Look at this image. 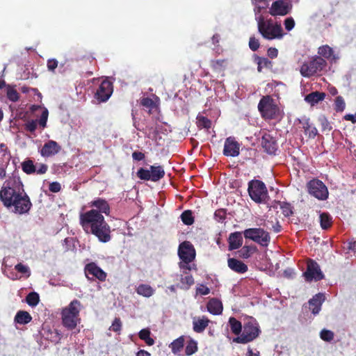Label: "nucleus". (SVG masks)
I'll list each match as a JSON object with an SVG mask.
<instances>
[{
	"instance_id": "nucleus-1",
	"label": "nucleus",
	"mask_w": 356,
	"mask_h": 356,
	"mask_svg": "<svg viewBox=\"0 0 356 356\" xmlns=\"http://www.w3.org/2000/svg\"><path fill=\"white\" fill-rule=\"evenodd\" d=\"M0 200L6 207H13V211L19 214L28 213L32 206L19 179H14L4 184L0 191Z\"/></svg>"
},
{
	"instance_id": "nucleus-2",
	"label": "nucleus",
	"mask_w": 356,
	"mask_h": 356,
	"mask_svg": "<svg viewBox=\"0 0 356 356\" xmlns=\"http://www.w3.org/2000/svg\"><path fill=\"white\" fill-rule=\"evenodd\" d=\"M79 221L85 232L95 236L99 242L105 243L111 241V227L97 210L90 209L81 213Z\"/></svg>"
},
{
	"instance_id": "nucleus-3",
	"label": "nucleus",
	"mask_w": 356,
	"mask_h": 356,
	"mask_svg": "<svg viewBox=\"0 0 356 356\" xmlns=\"http://www.w3.org/2000/svg\"><path fill=\"white\" fill-rule=\"evenodd\" d=\"M327 64V61L324 58L318 56H314L309 60L302 63L300 68V73L306 78L321 76Z\"/></svg>"
},
{
	"instance_id": "nucleus-4",
	"label": "nucleus",
	"mask_w": 356,
	"mask_h": 356,
	"mask_svg": "<svg viewBox=\"0 0 356 356\" xmlns=\"http://www.w3.org/2000/svg\"><path fill=\"white\" fill-rule=\"evenodd\" d=\"M257 25L258 31L266 40L281 39L284 35L280 24H274L271 20L265 21L264 17H259L257 20Z\"/></svg>"
},
{
	"instance_id": "nucleus-5",
	"label": "nucleus",
	"mask_w": 356,
	"mask_h": 356,
	"mask_svg": "<svg viewBox=\"0 0 356 356\" xmlns=\"http://www.w3.org/2000/svg\"><path fill=\"white\" fill-rule=\"evenodd\" d=\"M81 302L78 300H72L70 305L62 311V321L63 325L68 330L74 329L79 323V312Z\"/></svg>"
},
{
	"instance_id": "nucleus-6",
	"label": "nucleus",
	"mask_w": 356,
	"mask_h": 356,
	"mask_svg": "<svg viewBox=\"0 0 356 356\" xmlns=\"http://www.w3.org/2000/svg\"><path fill=\"white\" fill-rule=\"evenodd\" d=\"M258 110L265 120H276L280 117V110L270 95L261 98L258 104Z\"/></svg>"
},
{
	"instance_id": "nucleus-7",
	"label": "nucleus",
	"mask_w": 356,
	"mask_h": 356,
	"mask_svg": "<svg viewBox=\"0 0 356 356\" xmlns=\"http://www.w3.org/2000/svg\"><path fill=\"white\" fill-rule=\"evenodd\" d=\"M248 191L252 200L258 204L266 203L269 198L265 184L259 179H252L248 182Z\"/></svg>"
},
{
	"instance_id": "nucleus-8",
	"label": "nucleus",
	"mask_w": 356,
	"mask_h": 356,
	"mask_svg": "<svg viewBox=\"0 0 356 356\" xmlns=\"http://www.w3.org/2000/svg\"><path fill=\"white\" fill-rule=\"evenodd\" d=\"M259 333L260 330L257 323L248 322L244 325L241 334L234 338L233 341L238 343H247L256 339Z\"/></svg>"
},
{
	"instance_id": "nucleus-9",
	"label": "nucleus",
	"mask_w": 356,
	"mask_h": 356,
	"mask_svg": "<svg viewBox=\"0 0 356 356\" xmlns=\"http://www.w3.org/2000/svg\"><path fill=\"white\" fill-rule=\"evenodd\" d=\"M245 238L250 239L264 247H267L270 240L269 233L261 228H249L243 232Z\"/></svg>"
},
{
	"instance_id": "nucleus-10",
	"label": "nucleus",
	"mask_w": 356,
	"mask_h": 356,
	"mask_svg": "<svg viewBox=\"0 0 356 356\" xmlns=\"http://www.w3.org/2000/svg\"><path fill=\"white\" fill-rule=\"evenodd\" d=\"M309 193L320 200H325L328 197V190L322 181L316 179L310 180L307 184Z\"/></svg>"
},
{
	"instance_id": "nucleus-11",
	"label": "nucleus",
	"mask_w": 356,
	"mask_h": 356,
	"mask_svg": "<svg viewBox=\"0 0 356 356\" xmlns=\"http://www.w3.org/2000/svg\"><path fill=\"white\" fill-rule=\"evenodd\" d=\"M292 9V3L289 0H277L273 2L269 10L272 16H284Z\"/></svg>"
},
{
	"instance_id": "nucleus-12",
	"label": "nucleus",
	"mask_w": 356,
	"mask_h": 356,
	"mask_svg": "<svg viewBox=\"0 0 356 356\" xmlns=\"http://www.w3.org/2000/svg\"><path fill=\"white\" fill-rule=\"evenodd\" d=\"M84 272L88 280L97 279L104 282L106 279V273L95 262H90L86 265Z\"/></svg>"
},
{
	"instance_id": "nucleus-13",
	"label": "nucleus",
	"mask_w": 356,
	"mask_h": 356,
	"mask_svg": "<svg viewBox=\"0 0 356 356\" xmlns=\"http://www.w3.org/2000/svg\"><path fill=\"white\" fill-rule=\"evenodd\" d=\"M304 276L305 280L308 282H311L313 280L319 281L324 278V275L320 269L319 265L312 259L307 262V270L304 273Z\"/></svg>"
},
{
	"instance_id": "nucleus-14",
	"label": "nucleus",
	"mask_w": 356,
	"mask_h": 356,
	"mask_svg": "<svg viewBox=\"0 0 356 356\" xmlns=\"http://www.w3.org/2000/svg\"><path fill=\"white\" fill-rule=\"evenodd\" d=\"M195 250L189 241H184L179 245L178 256L181 261H193L195 258Z\"/></svg>"
},
{
	"instance_id": "nucleus-15",
	"label": "nucleus",
	"mask_w": 356,
	"mask_h": 356,
	"mask_svg": "<svg viewBox=\"0 0 356 356\" xmlns=\"http://www.w3.org/2000/svg\"><path fill=\"white\" fill-rule=\"evenodd\" d=\"M113 93L112 83L108 80L103 81L95 92V97L99 102H106Z\"/></svg>"
},
{
	"instance_id": "nucleus-16",
	"label": "nucleus",
	"mask_w": 356,
	"mask_h": 356,
	"mask_svg": "<svg viewBox=\"0 0 356 356\" xmlns=\"http://www.w3.org/2000/svg\"><path fill=\"white\" fill-rule=\"evenodd\" d=\"M261 146L264 151L270 155H275L278 149V144L276 139L267 133H265L261 138Z\"/></svg>"
},
{
	"instance_id": "nucleus-17",
	"label": "nucleus",
	"mask_w": 356,
	"mask_h": 356,
	"mask_svg": "<svg viewBox=\"0 0 356 356\" xmlns=\"http://www.w3.org/2000/svg\"><path fill=\"white\" fill-rule=\"evenodd\" d=\"M240 153V144L234 138H226L224 145L223 154L227 156H237Z\"/></svg>"
},
{
	"instance_id": "nucleus-18",
	"label": "nucleus",
	"mask_w": 356,
	"mask_h": 356,
	"mask_svg": "<svg viewBox=\"0 0 356 356\" xmlns=\"http://www.w3.org/2000/svg\"><path fill=\"white\" fill-rule=\"evenodd\" d=\"M61 149L59 144L52 140L46 142L40 149V154L44 157H49L58 154Z\"/></svg>"
},
{
	"instance_id": "nucleus-19",
	"label": "nucleus",
	"mask_w": 356,
	"mask_h": 356,
	"mask_svg": "<svg viewBox=\"0 0 356 356\" xmlns=\"http://www.w3.org/2000/svg\"><path fill=\"white\" fill-rule=\"evenodd\" d=\"M325 300V296L322 293L316 294L309 300V309L313 314L316 315L321 309V306Z\"/></svg>"
},
{
	"instance_id": "nucleus-20",
	"label": "nucleus",
	"mask_w": 356,
	"mask_h": 356,
	"mask_svg": "<svg viewBox=\"0 0 356 356\" xmlns=\"http://www.w3.org/2000/svg\"><path fill=\"white\" fill-rule=\"evenodd\" d=\"M90 204L92 207L95 208L94 209L97 210V211L99 212L102 215L104 213L106 216H108L110 213V206L108 202L104 199L97 198L92 200Z\"/></svg>"
},
{
	"instance_id": "nucleus-21",
	"label": "nucleus",
	"mask_w": 356,
	"mask_h": 356,
	"mask_svg": "<svg viewBox=\"0 0 356 356\" xmlns=\"http://www.w3.org/2000/svg\"><path fill=\"white\" fill-rule=\"evenodd\" d=\"M228 242L229 250L239 248L243 244L242 233L240 232L231 233L229 236Z\"/></svg>"
},
{
	"instance_id": "nucleus-22",
	"label": "nucleus",
	"mask_w": 356,
	"mask_h": 356,
	"mask_svg": "<svg viewBox=\"0 0 356 356\" xmlns=\"http://www.w3.org/2000/svg\"><path fill=\"white\" fill-rule=\"evenodd\" d=\"M227 264L229 268L237 273H244L248 269L245 264L234 258L228 259Z\"/></svg>"
},
{
	"instance_id": "nucleus-23",
	"label": "nucleus",
	"mask_w": 356,
	"mask_h": 356,
	"mask_svg": "<svg viewBox=\"0 0 356 356\" xmlns=\"http://www.w3.org/2000/svg\"><path fill=\"white\" fill-rule=\"evenodd\" d=\"M207 308L208 312L213 315L220 314L223 309L222 302L215 298L209 300L207 305Z\"/></svg>"
},
{
	"instance_id": "nucleus-24",
	"label": "nucleus",
	"mask_w": 356,
	"mask_h": 356,
	"mask_svg": "<svg viewBox=\"0 0 356 356\" xmlns=\"http://www.w3.org/2000/svg\"><path fill=\"white\" fill-rule=\"evenodd\" d=\"M300 123L302 124V129L304 131V133L306 136H307L310 138H314L318 134V131L316 128L310 123L309 119L303 118L299 120Z\"/></svg>"
},
{
	"instance_id": "nucleus-25",
	"label": "nucleus",
	"mask_w": 356,
	"mask_h": 356,
	"mask_svg": "<svg viewBox=\"0 0 356 356\" xmlns=\"http://www.w3.org/2000/svg\"><path fill=\"white\" fill-rule=\"evenodd\" d=\"M138 177L140 179L149 180L156 181V166H151V171L143 168H140L137 172Z\"/></svg>"
},
{
	"instance_id": "nucleus-26",
	"label": "nucleus",
	"mask_w": 356,
	"mask_h": 356,
	"mask_svg": "<svg viewBox=\"0 0 356 356\" xmlns=\"http://www.w3.org/2000/svg\"><path fill=\"white\" fill-rule=\"evenodd\" d=\"M209 320L206 316H202L193 321V330L197 333H201L207 328Z\"/></svg>"
},
{
	"instance_id": "nucleus-27",
	"label": "nucleus",
	"mask_w": 356,
	"mask_h": 356,
	"mask_svg": "<svg viewBox=\"0 0 356 356\" xmlns=\"http://www.w3.org/2000/svg\"><path fill=\"white\" fill-rule=\"evenodd\" d=\"M180 284H177L178 288L188 290L193 284L194 279L191 274H181L180 277Z\"/></svg>"
},
{
	"instance_id": "nucleus-28",
	"label": "nucleus",
	"mask_w": 356,
	"mask_h": 356,
	"mask_svg": "<svg viewBox=\"0 0 356 356\" xmlns=\"http://www.w3.org/2000/svg\"><path fill=\"white\" fill-rule=\"evenodd\" d=\"M32 320L30 314L26 311H19L15 316V322L20 325L29 323Z\"/></svg>"
},
{
	"instance_id": "nucleus-29",
	"label": "nucleus",
	"mask_w": 356,
	"mask_h": 356,
	"mask_svg": "<svg viewBox=\"0 0 356 356\" xmlns=\"http://www.w3.org/2000/svg\"><path fill=\"white\" fill-rule=\"evenodd\" d=\"M318 56L325 59H334L335 57L334 56V51L332 48H331L329 45L325 44L321 46L318 49Z\"/></svg>"
},
{
	"instance_id": "nucleus-30",
	"label": "nucleus",
	"mask_w": 356,
	"mask_h": 356,
	"mask_svg": "<svg viewBox=\"0 0 356 356\" xmlns=\"http://www.w3.org/2000/svg\"><path fill=\"white\" fill-rule=\"evenodd\" d=\"M227 59H217L211 60V67L212 70L217 72H224L227 67Z\"/></svg>"
},
{
	"instance_id": "nucleus-31",
	"label": "nucleus",
	"mask_w": 356,
	"mask_h": 356,
	"mask_svg": "<svg viewBox=\"0 0 356 356\" xmlns=\"http://www.w3.org/2000/svg\"><path fill=\"white\" fill-rule=\"evenodd\" d=\"M325 97V94L324 92L316 91L307 95L305 97V100L313 105L321 101H323Z\"/></svg>"
},
{
	"instance_id": "nucleus-32",
	"label": "nucleus",
	"mask_w": 356,
	"mask_h": 356,
	"mask_svg": "<svg viewBox=\"0 0 356 356\" xmlns=\"http://www.w3.org/2000/svg\"><path fill=\"white\" fill-rule=\"evenodd\" d=\"M257 250V248L254 245H244L238 251V257L243 259H248Z\"/></svg>"
},
{
	"instance_id": "nucleus-33",
	"label": "nucleus",
	"mask_w": 356,
	"mask_h": 356,
	"mask_svg": "<svg viewBox=\"0 0 356 356\" xmlns=\"http://www.w3.org/2000/svg\"><path fill=\"white\" fill-rule=\"evenodd\" d=\"M184 346V338L183 336L179 337L177 339L174 340L170 345L172 352L174 354L179 353Z\"/></svg>"
},
{
	"instance_id": "nucleus-34",
	"label": "nucleus",
	"mask_w": 356,
	"mask_h": 356,
	"mask_svg": "<svg viewBox=\"0 0 356 356\" xmlns=\"http://www.w3.org/2000/svg\"><path fill=\"white\" fill-rule=\"evenodd\" d=\"M257 64V70L261 72L264 68H270L273 65L272 62L267 58L257 56L255 58Z\"/></svg>"
},
{
	"instance_id": "nucleus-35",
	"label": "nucleus",
	"mask_w": 356,
	"mask_h": 356,
	"mask_svg": "<svg viewBox=\"0 0 356 356\" xmlns=\"http://www.w3.org/2000/svg\"><path fill=\"white\" fill-rule=\"evenodd\" d=\"M320 225L323 229H327L332 225V218L328 213H322L320 215Z\"/></svg>"
},
{
	"instance_id": "nucleus-36",
	"label": "nucleus",
	"mask_w": 356,
	"mask_h": 356,
	"mask_svg": "<svg viewBox=\"0 0 356 356\" xmlns=\"http://www.w3.org/2000/svg\"><path fill=\"white\" fill-rule=\"evenodd\" d=\"M275 203L280 205L282 213L285 217H289L293 214V207L290 203L280 201L275 202Z\"/></svg>"
},
{
	"instance_id": "nucleus-37",
	"label": "nucleus",
	"mask_w": 356,
	"mask_h": 356,
	"mask_svg": "<svg viewBox=\"0 0 356 356\" xmlns=\"http://www.w3.org/2000/svg\"><path fill=\"white\" fill-rule=\"evenodd\" d=\"M197 126L199 129H209L211 127V121L207 117H204L201 115H198L197 116Z\"/></svg>"
},
{
	"instance_id": "nucleus-38",
	"label": "nucleus",
	"mask_w": 356,
	"mask_h": 356,
	"mask_svg": "<svg viewBox=\"0 0 356 356\" xmlns=\"http://www.w3.org/2000/svg\"><path fill=\"white\" fill-rule=\"evenodd\" d=\"M229 323L230 325L231 330L234 334L238 335L241 332V323L236 318H235L234 317H230L229 319Z\"/></svg>"
},
{
	"instance_id": "nucleus-39",
	"label": "nucleus",
	"mask_w": 356,
	"mask_h": 356,
	"mask_svg": "<svg viewBox=\"0 0 356 356\" xmlns=\"http://www.w3.org/2000/svg\"><path fill=\"white\" fill-rule=\"evenodd\" d=\"M138 336L148 346H152L154 343V340L150 337V331L148 328L141 330L138 333Z\"/></svg>"
},
{
	"instance_id": "nucleus-40",
	"label": "nucleus",
	"mask_w": 356,
	"mask_h": 356,
	"mask_svg": "<svg viewBox=\"0 0 356 356\" xmlns=\"http://www.w3.org/2000/svg\"><path fill=\"white\" fill-rule=\"evenodd\" d=\"M181 220L186 225H191L194 223V217L191 210H186L181 214Z\"/></svg>"
},
{
	"instance_id": "nucleus-41",
	"label": "nucleus",
	"mask_w": 356,
	"mask_h": 356,
	"mask_svg": "<svg viewBox=\"0 0 356 356\" xmlns=\"http://www.w3.org/2000/svg\"><path fill=\"white\" fill-rule=\"evenodd\" d=\"M136 291L139 295L145 297H149L154 293L153 289L147 284H140L137 287Z\"/></svg>"
},
{
	"instance_id": "nucleus-42",
	"label": "nucleus",
	"mask_w": 356,
	"mask_h": 356,
	"mask_svg": "<svg viewBox=\"0 0 356 356\" xmlns=\"http://www.w3.org/2000/svg\"><path fill=\"white\" fill-rule=\"evenodd\" d=\"M140 104L145 109L148 110L149 113L154 108H156V103L149 97H143L140 100Z\"/></svg>"
},
{
	"instance_id": "nucleus-43",
	"label": "nucleus",
	"mask_w": 356,
	"mask_h": 356,
	"mask_svg": "<svg viewBox=\"0 0 356 356\" xmlns=\"http://www.w3.org/2000/svg\"><path fill=\"white\" fill-rule=\"evenodd\" d=\"M39 300V295L35 291L29 293L26 298V303L31 307L36 306L38 304Z\"/></svg>"
},
{
	"instance_id": "nucleus-44",
	"label": "nucleus",
	"mask_w": 356,
	"mask_h": 356,
	"mask_svg": "<svg viewBox=\"0 0 356 356\" xmlns=\"http://www.w3.org/2000/svg\"><path fill=\"white\" fill-rule=\"evenodd\" d=\"M22 170L28 174H32L35 171V165L31 160H26L22 163Z\"/></svg>"
},
{
	"instance_id": "nucleus-45",
	"label": "nucleus",
	"mask_w": 356,
	"mask_h": 356,
	"mask_svg": "<svg viewBox=\"0 0 356 356\" xmlns=\"http://www.w3.org/2000/svg\"><path fill=\"white\" fill-rule=\"evenodd\" d=\"M346 108L345 101L341 96H337L334 99V109L336 112H343Z\"/></svg>"
},
{
	"instance_id": "nucleus-46",
	"label": "nucleus",
	"mask_w": 356,
	"mask_h": 356,
	"mask_svg": "<svg viewBox=\"0 0 356 356\" xmlns=\"http://www.w3.org/2000/svg\"><path fill=\"white\" fill-rule=\"evenodd\" d=\"M197 350V342L193 339H191L185 349V353L186 355L190 356L194 354Z\"/></svg>"
},
{
	"instance_id": "nucleus-47",
	"label": "nucleus",
	"mask_w": 356,
	"mask_h": 356,
	"mask_svg": "<svg viewBox=\"0 0 356 356\" xmlns=\"http://www.w3.org/2000/svg\"><path fill=\"white\" fill-rule=\"evenodd\" d=\"M321 339L326 342H330L334 339V334L332 331L323 329L320 332Z\"/></svg>"
},
{
	"instance_id": "nucleus-48",
	"label": "nucleus",
	"mask_w": 356,
	"mask_h": 356,
	"mask_svg": "<svg viewBox=\"0 0 356 356\" xmlns=\"http://www.w3.org/2000/svg\"><path fill=\"white\" fill-rule=\"evenodd\" d=\"M15 269L18 273L25 275L26 277H29L31 275V270L27 265L19 263L15 266Z\"/></svg>"
},
{
	"instance_id": "nucleus-49",
	"label": "nucleus",
	"mask_w": 356,
	"mask_h": 356,
	"mask_svg": "<svg viewBox=\"0 0 356 356\" xmlns=\"http://www.w3.org/2000/svg\"><path fill=\"white\" fill-rule=\"evenodd\" d=\"M47 340L50 341L57 343L61 339V334L56 330L49 331V333L45 337Z\"/></svg>"
},
{
	"instance_id": "nucleus-50",
	"label": "nucleus",
	"mask_w": 356,
	"mask_h": 356,
	"mask_svg": "<svg viewBox=\"0 0 356 356\" xmlns=\"http://www.w3.org/2000/svg\"><path fill=\"white\" fill-rule=\"evenodd\" d=\"M122 329V321L120 318H115L109 327V330L120 334Z\"/></svg>"
},
{
	"instance_id": "nucleus-51",
	"label": "nucleus",
	"mask_w": 356,
	"mask_h": 356,
	"mask_svg": "<svg viewBox=\"0 0 356 356\" xmlns=\"http://www.w3.org/2000/svg\"><path fill=\"white\" fill-rule=\"evenodd\" d=\"M49 112L47 108H44L42 112L40 120L38 121V124L44 129L47 126V122L48 119Z\"/></svg>"
},
{
	"instance_id": "nucleus-52",
	"label": "nucleus",
	"mask_w": 356,
	"mask_h": 356,
	"mask_svg": "<svg viewBox=\"0 0 356 356\" xmlns=\"http://www.w3.org/2000/svg\"><path fill=\"white\" fill-rule=\"evenodd\" d=\"M226 210L224 209H217L214 213L216 220L219 222H222L226 218Z\"/></svg>"
},
{
	"instance_id": "nucleus-53",
	"label": "nucleus",
	"mask_w": 356,
	"mask_h": 356,
	"mask_svg": "<svg viewBox=\"0 0 356 356\" xmlns=\"http://www.w3.org/2000/svg\"><path fill=\"white\" fill-rule=\"evenodd\" d=\"M191 261H181L179 262V267L181 269L182 274H187L189 273L188 271H190L192 268L190 264Z\"/></svg>"
},
{
	"instance_id": "nucleus-54",
	"label": "nucleus",
	"mask_w": 356,
	"mask_h": 356,
	"mask_svg": "<svg viewBox=\"0 0 356 356\" xmlns=\"http://www.w3.org/2000/svg\"><path fill=\"white\" fill-rule=\"evenodd\" d=\"M249 47L252 51H257L260 47L259 40L254 36H251L249 40Z\"/></svg>"
},
{
	"instance_id": "nucleus-55",
	"label": "nucleus",
	"mask_w": 356,
	"mask_h": 356,
	"mask_svg": "<svg viewBox=\"0 0 356 356\" xmlns=\"http://www.w3.org/2000/svg\"><path fill=\"white\" fill-rule=\"evenodd\" d=\"M7 97L11 102H15L19 99V93L16 90L9 88L7 90Z\"/></svg>"
},
{
	"instance_id": "nucleus-56",
	"label": "nucleus",
	"mask_w": 356,
	"mask_h": 356,
	"mask_svg": "<svg viewBox=\"0 0 356 356\" xmlns=\"http://www.w3.org/2000/svg\"><path fill=\"white\" fill-rule=\"evenodd\" d=\"M38 120H30L25 124V129L26 131L33 133L37 129Z\"/></svg>"
},
{
	"instance_id": "nucleus-57",
	"label": "nucleus",
	"mask_w": 356,
	"mask_h": 356,
	"mask_svg": "<svg viewBox=\"0 0 356 356\" xmlns=\"http://www.w3.org/2000/svg\"><path fill=\"white\" fill-rule=\"evenodd\" d=\"M284 24L285 29L289 31L294 28L295 21L293 19V17H288L284 20Z\"/></svg>"
},
{
	"instance_id": "nucleus-58",
	"label": "nucleus",
	"mask_w": 356,
	"mask_h": 356,
	"mask_svg": "<svg viewBox=\"0 0 356 356\" xmlns=\"http://www.w3.org/2000/svg\"><path fill=\"white\" fill-rule=\"evenodd\" d=\"M49 189L52 193H58L61 189V185L58 181H53V182L50 183Z\"/></svg>"
},
{
	"instance_id": "nucleus-59",
	"label": "nucleus",
	"mask_w": 356,
	"mask_h": 356,
	"mask_svg": "<svg viewBox=\"0 0 356 356\" xmlns=\"http://www.w3.org/2000/svg\"><path fill=\"white\" fill-rule=\"evenodd\" d=\"M58 67V61L54 58L49 59L47 60V68L50 72H54Z\"/></svg>"
},
{
	"instance_id": "nucleus-60",
	"label": "nucleus",
	"mask_w": 356,
	"mask_h": 356,
	"mask_svg": "<svg viewBox=\"0 0 356 356\" xmlns=\"http://www.w3.org/2000/svg\"><path fill=\"white\" fill-rule=\"evenodd\" d=\"M197 293L202 296H206L210 293V289L207 286L202 284L197 288Z\"/></svg>"
},
{
	"instance_id": "nucleus-61",
	"label": "nucleus",
	"mask_w": 356,
	"mask_h": 356,
	"mask_svg": "<svg viewBox=\"0 0 356 356\" xmlns=\"http://www.w3.org/2000/svg\"><path fill=\"white\" fill-rule=\"evenodd\" d=\"M268 56L270 58H275L278 55V50L275 47H270L267 51Z\"/></svg>"
},
{
	"instance_id": "nucleus-62",
	"label": "nucleus",
	"mask_w": 356,
	"mask_h": 356,
	"mask_svg": "<svg viewBox=\"0 0 356 356\" xmlns=\"http://www.w3.org/2000/svg\"><path fill=\"white\" fill-rule=\"evenodd\" d=\"M47 170V165L46 164H40L38 167L35 166V171L38 175L44 174Z\"/></svg>"
},
{
	"instance_id": "nucleus-63",
	"label": "nucleus",
	"mask_w": 356,
	"mask_h": 356,
	"mask_svg": "<svg viewBox=\"0 0 356 356\" xmlns=\"http://www.w3.org/2000/svg\"><path fill=\"white\" fill-rule=\"evenodd\" d=\"M321 125H322L323 130L327 129L330 131L332 129V127L330 126L329 122L327 121V120L325 118H323V119H321Z\"/></svg>"
},
{
	"instance_id": "nucleus-64",
	"label": "nucleus",
	"mask_w": 356,
	"mask_h": 356,
	"mask_svg": "<svg viewBox=\"0 0 356 356\" xmlns=\"http://www.w3.org/2000/svg\"><path fill=\"white\" fill-rule=\"evenodd\" d=\"M343 119L347 121H350L352 123H356V113L353 114H346L343 116Z\"/></svg>"
}]
</instances>
